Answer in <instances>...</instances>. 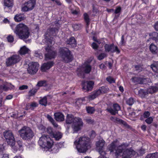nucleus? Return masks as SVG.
Listing matches in <instances>:
<instances>
[{
    "label": "nucleus",
    "mask_w": 158,
    "mask_h": 158,
    "mask_svg": "<svg viewBox=\"0 0 158 158\" xmlns=\"http://www.w3.org/2000/svg\"><path fill=\"white\" fill-rule=\"evenodd\" d=\"M0 88L3 90H7L9 88L6 85H1L0 86Z\"/></svg>",
    "instance_id": "obj_48"
},
{
    "label": "nucleus",
    "mask_w": 158,
    "mask_h": 158,
    "mask_svg": "<svg viewBox=\"0 0 158 158\" xmlns=\"http://www.w3.org/2000/svg\"><path fill=\"white\" fill-rule=\"evenodd\" d=\"M54 115L55 119L57 121H63L64 119V115L61 113H56Z\"/></svg>",
    "instance_id": "obj_21"
},
{
    "label": "nucleus",
    "mask_w": 158,
    "mask_h": 158,
    "mask_svg": "<svg viewBox=\"0 0 158 158\" xmlns=\"http://www.w3.org/2000/svg\"><path fill=\"white\" fill-rule=\"evenodd\" d=\"M153 121V118L152 117H148V118L145 120V122L148 124H150Z\"/></svg>",
    "instance_id": "obj_43"
},
{
    "label": "nucleus",
    "mask_w": 158,
    "mask_h": 158,
    "mask_svg": "<svg viewBox=\"0 0 158 158\" xmlns=\"http://www.w3.org/2000/svg\"><path fill=\"white\" fill-rule=\"evenodd\" d=\"M59 56L65 62L71 61L73 59L70 52L67 48H61L59 50Z\"/></svg>",
    "instance_id": "obj_8"
},
{
    "label": "nucleus",
    "mask_w": 158,
    "mask_h": 158,
    "mask_svg": "<svg viewBox=\"0 0 158 158\" xmlns=\"http://www.w3.org/2000/svg\"><path fill=\"white\" fill-rule=\"evenodd\" d=\"M85 81H83L82 82V85H83L82 89H85L87 91L92 89L93 86L94 84V81H89L87 82V85L86 87L84 85L85 83Z\"/></svg>",
    "instance_id": "obj_18"
},
{
    "label": "nucleus",
    "mask_w": 158,
    "mask_h": 158,
    "mask_svg": "<svg viewBox=\"0 0 158 158\" xmlns=\"http://www.w3.org/2000/svg\"><path fill=\"white\" fill-rule=\"evenodd\" d=\"M121 10L122 8L121 6H117V7H116L114 11V13H115V14H118L119 15L121 13Z\"/></svg>",
    "instance_id": "obj_41"
},
{
    "label": "nucleus",
    "mask_w": 158,
    "mask_h": 158,
    "mask_svg": "<svg viewBox=\"0 0 158 158\" xmlns=\"http://www.w3.org/2000/svg\"><path fill=\"white\" fill-rule=\"evenodd\" d=\"M46 132L50 135V136H52V137H53L54 132L51 127H48L47 129Z\"/></svg>",
    "instance_id": "obj_37"
},
{
    "label": "nucleus",
    "mask_w": 158,
    "mask_h": 158,
    "mask_svg": "<svg viewBox=\"0 0 158 158\" xmlns=\"http://www.w3.org/2000/svg\"><path fill=\"white\" fill-rule=\"evenodd\" d=\"M56 35V29L53 28L48 29L44 35L46 44L48 45L45 48L46 50L48 52L45 54V59L46 60L54 58L57 55V52L52 50L51 48V45L52 44H54L55 42L53 36H55Z\"/></svg>",
    "instance_id": "obj_2"
},
{
    "label": "nucleus",
    "mask_w": 158,
    "mask_h": 158,
    "mask_svg": "<svg viewBox=\"0 0 158 158\" xmlns=\"http://www.w3.org/2000/svg\"><path fill=\"white\" fill-rule=\"evenodd\" d=\"M153 71L155 73V75L158 76V63H154L151 66Z\"/></svg>",
    "instance_id": "obj_23"
},
{
    "label": "nucleus",
    "mask_w": 158,
    "mask_h": 158,
    "mask_svg": "<svg viewBox=\"0 0 158 158\" xmlns=\"http://www.w3.org/2000/svg\"><path fill=\"white\" fill-rule=\"evenodd\" d=\"M124 43H125V41L124 38V35H122L121 37V40L120 44H122V45H123V44H124Z\"/></svg>",
    "instance_id": "obj_57"
},
{
    "label": "nucleus",
    "mask_w": 158,
    "mask_h": 158,
    "mask_svg": "<svg viewBox=\"0 0 158 158\" xmlns=\"http://www.w3.org/2000/svg\"><path fill=\"white\" fill-rule=\"evenodd\" d=\"M105 142L103 139L99 140L96 143L97 149L100 155H105L106 153L104 150V147Z\"/></svg>",
    "instance_id": "obj_13"
},
{
    "label": "nucleus",
    "mask_w": 158,
    "mask_h": 158,
    "mask_svg": "<svg viewBox=\"0 0 158 158\" xmlns=\"http://www.w3.org/2000/svg\"><path fill=\"white\" fill-rule=\"evenodd\" d=\"M90 139L88 137H81L78 140L77 139L74 142L76 148L79 152L84 153L86 151L88 148H91Z\"/></svg>",
    "instance_id": "obj_3"
},
{
    "label": "nucleus",
    "mask_w": 158,
    "mask_h": 158,
    "mask_svg": "<svg viewBox=\"0 0 158 158\" xmlns=\"http://www.w3.org/2000/svg\"><path fill=\"white\" fill-rule=\"evenodd\" d=\"M28 88V85H22L21 86L19 87V89L20 90H23V89H27Z\"/></svg>",
    "instance_id": "obj_51"
},
{
    "label": "nucleus",
    "mask_w": 158,
    "mask_h": 158,
    "mask_svg": "<svg viewBox=\"0 0 158 158\" xmlns=\"http://www.w3.org/2000/svg\"><path fill=\"white\" fill-rule=\"evenodd\" d=\"M4 149V147L3 146V145H2V144H0V153L1 152H2V151H3Z\"/></svg>",
    "instance_id": "obj_59"
},
{
    "label": "nucleus",
    "mask_w": 158,
    "mask_h": 158,
    "mask_svg": "<svg viewBox=\"0 0 158 158\" xmlns=\"http://www.w3.org/2000/svg\"><path fill=\"white\" fill-rule=\"evenodd\" d=\"M150 115V113L149 111H145L143 114V116L144 118H146L147 119V118H148V117Z\"/></svg>",
    "instance_id": "obj_49"
},
{
    "label": "nucleus",
    "mask_w": 158,
    "mask_h": 158,
    "mask_svg": "<svg viewBox=\"0 0 158 158\" xmlns=\"http://www.w3.org/2000/svg\"><path fill=\"white\" fill-rule=\"evenodd\" d=\"M106 55L105 54V53H101L100 54L98 57V58L100 60H102L103 59L104 57L106 56Z\"/></svg>",
    "instance_id": "obj_47"
},
{
    "label": "nucleus",
    "mask_w": 158,
    "mask_h": 158,
    "mask_svg": "<svg viewBox=\"0 0 158 158\" xmlns=\"http://www.w3.org/2000/svg\"><path fill=\"white\" fill-rule=\"evenodd\" d=\"M115 51L117 53H119L120 52L117 46H115L114 44H111V52H115Z\"/></svg>",
    "instance_id": "obj_30"
},
{
    "label": "nucleus",
    "mask_w": 158,
    "mask_h": 158,
    "mask_svg": "<svg viewBox=\"0 0 158 158\" xmlns=\"http://www.w3.org/2000/svg\"><path fill=\"white\" fill-rule=\"evenodd\" d=\"M84 19L86 23L87 26V27H88L90 21L89 16V15L87 14H84Z\"/></svg>",
    "instance_id": "obj_32"
},
{
    "label": "nucleus",
    "mask_w": 158,
    "mask_h": 158,
    "mask_svg": "<svg viewBox=\"0 0 158 158\" xmlns=\"http://www.w3.org/2000/svg\"><path fill=\"white\" fill-rule=\"evenodd\" d=\"M20 58L19 55H13L7 59L6 63L7 66H10L12 64H14L19 61Z\"/></svg>",
    "instance_id": "obj_14"
},
{
    "label": "nucleus",
    "mask_w": 158,
    "mask_h": 158,
    "mask_svg": "<svg viewBox=\"0 0 158 158\" xmlns=\"http://www.w3.org/2000/svg\"><path fill=\"white\" fill-rule=\"evenodd\" d=\"M86 110L89 114H93L94 113L95 110L94 107H86Z\"/></svg>",
    "instance_id": "obj_34"
},
{
    "label": "nucleus",
    "mask_w": 158,
    "mask_h": 158,
    "mask_svg": "<svg viewBox=\"0 0 158 158\" xmlns=\"http://www.w3.org/2000/svg\"><path fill=\"white\" fill-rule=\"evenodd\" d=\"M92 46L93 48L94 49H97L98 48V46L97 44H96V43H94V42H93L92 44Z\"/></svg>",
    "instance_id": "obj_56"
},
{
    "label": "nucleus",
    "mask_w": 158,
    "mask_h": 158,
    "mask_svg": "<svg viewBox=\"0 0 158 158\" xmlns=\"http://www.w3.org/2000/svg\"><path fill=\"white\" fill-rule=\"evenodd\" d=\"M17 143L20 149L23 150V143L22 141H18Z\"/></svg>",
    "instance_id": "obj_52"
},
{
    "label": "nucleus",
    "mask_w": 158,
    "mask_h": 158,
    "mask_svg": "<svg viewBox=\"0 0 158 158\" xmlns=\"http://www.w3.org/2000/svg\"><path fill=\"white\" fill-rule=\"evenodd\" d=\"M73 27L75 30H78L80 28V25H77V24H75L73 25Z\"/></svg>",
    "instance_id": "obj_55"
},
{
    "label": "nucleus",
    "mask_w": 158,
    "mask_h": 158,
    "mask_svg": "<svg viewBox=\"0 0 158 158\" xmlns=\"http://www.w3.org/2000/svg\"><path fill=\"white\" fill-rule=\"evenodd\" d=\"M146 93H147L145 90H142V89L139 90L138 91V95L141 98H144L145 95H146Z\"/></svg>",
    "instance_id": "obj_33"
},
{
    "label": "nucleus",
    "mask_w": 158,
    "mask_h": 158,
    "mask_svg": "<svg viewBox=\"0 0 158 158\" xmlns=\"http://www.w3.org/2000/svg\"><path fill=\"white\" fill-rule=\"evenodd\" d=\"M132 80L135 83H138V84H145L147 81L146 78H140V77H134L132 78Z\"/></svg>",
    "instance_id": "obj_20"
},
{
    "label": "nucleus",
    "mask_w": 158,
    "mask_h": 158,
    "mask_svg": "<svg viewBox=\"0 0 158 158\" xmlns=\"http://www.w3.org/2000/svg\"><path fill=\"white\" fill-rule=\"evenodd\" d=\"M135 69L136 71H141L142 70L143 68L140 65H136V66H135Z\"/></svg>",
    "instance_id": "obj_50"
},
{
    "label": "nucleus",
    "mask_w": 158,
    "mask_h": 158,
    "mask_svg": "<svg viewBox=\"0 0 158 158\" xmlns=\"http://www.w3.org/2000/svg\"><path fill=\"white\" fill-rule=\"evenodd\" d=\"M14 32L20 39H24L28 38L30 33L27 27L23 23H19L15 28Z\"/></svg>",
    "instance_id": "obj_6"
},
{
    "label": "nucleus",
    "mask_w": 158,
    "mask_h": 158,
    "mask_svg": "<svg viewBox=\"0 0 158 158\" xmlns=\"http://www.w3.org/2000/svg\"><path fill=\"white\" fill-rule=\"evenodd\" d=\"M113 108V109L112 108H107L106 109L107 111L112 114H115L121 109L120 106L118 104H114Z\"/></svg>",
    "instance_id": "obj_16"
},
{
    "label": "nucleus",
    "mask_w": 158,
    "mask_h": 158,
    "mask_svg": "<svg viewBox=\"0 0 158 158\" xmlns=\"http://www.w3.org/2000/svg\"><path fill=\"white\" fill-rule=\"evenodd\" d=\"M47 117L48 120H49V121L52 123L54 122V119H53L51 115H48V114L47 115Z\"/></svg>",
    "instance_id": "obj_53"
},
{
    "label": "nucleus",
    "mask_w": 158,
    "mask_h": 158,
    "mask_svg": "<svg viewBox=\"0 0 158 158\" xmlns=\"http://www.w3.org/2000/svg\"><path fill=\"white\" fill-rule=\"evenodd\" d=\"M66 123H72V127L75 132H77L81 129L83 125V123L81 118L76 117L72 114H67L66 118Z\"/></svg>",
    "instance_id": "obj_5"
},
{
    "label": "nucleus",
    "mask_w": 158,
    "mask_h": 158,
    "mask_svg": "<svg viewBox=\"0 0 158 158\" xmlns=\"http://www.w3.org/2000/svg\"><path fill=\"white\" fill-rule=\"evenodd\" d=\"M134 101L133 99H127L126 102L129 105H132L134 103Z\"/></svg>",
    "instance_id": "obj_44"
},
{
    "label": "nucleus",
    "mask_w": 158,
    "mask_h": 158,
    "mask_svg": "<svg viewBox=\"0 0 158 158\" xmlns=\"http://www.w3.org/2000/svg\"><path fill=\"white\" fill-rule=\"evenodd\" d=\"M39 102L40 104L42 105H44V106H46L48 103L47 99H40L39 100Z\"/></svg>",
    "instance_id": "obj_38"
},
{
    "label": "nucleus",
    "mask_w": 158,
    "mask_h": 158,
    "mask_svg": "<svg viewBox=\"0 0 158 158\" xmlns=\"http://www.w3.org/2000/svg\"><path fill=\"white\" fill-rule=\"evenodd\" d=\"M54 63L53 61H48L47 63H44L42 65L41 69L42 71H45L47 69H50L51 67L53 65Z\"/></svg>",
    "instance_id": "obj_17"
},
{
    "label": "nucleus",
    "mask_w": 158,
    "mask_h": 158,
    "mask_svg": "<svg viewBox=\"0 0 158 158\" xmlns=\"http://www.w3.org/2000/svg\"><path fill=\"white\" fill-rule=\"evenodd\" d=\"M37 90V89H32L31 90H30L28 93V96H33V95H35V94L36 93Z\"/></svg>",
    "instance_id": "obj_36"
},
{
    "label": "nucleus",
    "mask_w": 158,
    "mask_h": 158,
    "mask_svg": "<svg viewBox=\"0 0 158 158\" xmlns=\"http://www.w3.org/2000/svg\"><path fill=\"white\" fill-rule=\"evenodd\" d=\"M89 135L91 138H94L96 136V133L94 131H91L89 132Z\"/></svg>",
    "instance_id": "obj_46"
},
{
    "label": "nucleus",
    "mask_w": 158,
    "mask_h": 158,
    "mask_svg": "<svg viewBox=\"0 0 158 158\" xmlns=\"http://www.w3.org/2000/svg\"><path fill=\"white\" fill-rule=\"evenodd\" d=\"M149 49L153 54H156L158 51L157 46L153 44H151L149 46Z\"/></svg>",
    "instance_id": "obj_26"
},
{
    "label": "nucleus",
    "mask_w": 158,
    "mask_h": 158,
    "mask_svg": "<svg viewBox=\"0 0 158 158\" xmlns=\"http://www.w3.org/2000/svg\"><path fill=\"white\" fill-rule=\"evenodd\" d=\"M106 79L110 83H113V82H114L115 81L114 79L112 77H111V76L108 77L106 78Z\"/></svg>",
    "instance_id": "obj_42"
},
{
    "label": "nucleus",
    "mask_w": 158,
    "mask_h": 158,
    "mask_svg": "<svg viewBox=\"0 0 158 158\" xmlns=\"http://www.w3.org/2000/svg\"><path fill=\"white\" fill-rule=\"evenodd\" d=\"M116 143L115 141H114L109 146L110 152L115 151V158H130L132 155H135V151L131 148L126 149L128 146L127 144L122 143L116 146Z\"/></svg>",
    "instance_id": "obj_1"
},
{
    "label": "nucleus",
    "mask_w": 158,
    "mask_h": 158,
    "mask_svg": "<svg viewBox=\"0 0 158 158\" xmlns=\"http://www.w3.org/2000/svg\"><path fill=\"white\" fill-rule=\"evenodd\" d=\"M147 127L145 125H142L141 126V128L143 131L146 130Z\"/></svg>",
    "instance_id": "obj_62"
},
{
    "label": "nucleus",
    "mask_w": 158,
    "mask_h": 158,
    "mask_svg": "<svg viewBox=\"0 0 158 158\" xmlns=\"http://www.w3.org/2000/svg\"><path fill=\"white\" fill-rule=\"evenodd\" d=\"M20 136L23 140H31L34 136V133L29 127L24 126L18 131Z\"/></svg>",
    "instance_id": "obj_7"
},
{
    "label": "nucleus",
    "mask_w": 158,
    "mask_h": 158,
    "mask_svg": "<svg viewBox=\"0 0 158 158\" xmlns=\"http://www.w3.org/2000/svg\"><path fill=\"white\" fill-rule=\"evenodd\" d=\"M7 39L9 42H12V41H13V40H14L13 36H11V35L8 36L7 37Z\"/></svg>",
    "instance_id": "obj_54"
},
{
    "label": "nucleus",
    "mask_w": 158,
    "mask_h": 158,
    "mask_svg": "<svg viewBox=\"0 0 158 158\" xmlns=\"http://www.w3.org/2000/svg\"><path fill=\"white\" fill-rule=\"evenodd\" d=\"M66 43L70 45L73 47H76L77 44L76 40L74 37H71L69 40H67Z\"/></svg>",
    "instance_id": "obj_22"
},
{
    "label": "nucleus",
    "mask_w": 158,
    "mask_h": 158,
    "mask_svg": "<svg viewBox=\"0 0 158 158\" xmlns=\"http://www.w3.org/2000/svg\"><path fill=\"white\" fill-rule=\"evenodd\" d=\"M154 27L156 30L158 31V21L156 22L155 23Z\"/></svg>",
    "instance_id": "obj_58"
},
{
    "label": "nucleus",
    "mask_w": 158,
    "mask_h": 158,
    "mask_svg": "<svg viewBox=\"0 0 158 158\" xmlns=\"http://www.w3.org/2000/svg\"><path fill=\"white\" fill-rule=\"evenodd\" d=\"M2 158H9V155L7 154H4L2 155Z\"/></svg>",
    "instance_id": "obj_60"
},
{
    "label": "nucleus",
    "mask_w": 158,
    "mask_h": 158,
    "mask_svg": "<svg viewBox=\"0 0 158 158\" xmlns=\"http://www.w3.org/2000/svg\"><path fill=\"white\" fill-rule=\"evenodd\" d=\"M4 4L5 6L7 7H12L13 5V0H4Z\"/></svg>",
    "instance_id": "obj_27"
},
{
    "label": "nucleus",
    "mask_w": 158,
    "mask_h": 158,
    "mask_svg": "<svg viewBox=\"0 0 158 158\" xmlns=\"http://www.w3.org/2000/svg\"><path fill=\"white\" fill-rule=\"evenodd\" d=\"M38 143L40 146L44 148H50L52 146L53 148L52 149V153H56L59 150L57 145H53V141L48 135H43L40 138Z\"/></svg>",
    "instance_id": "obj_4"
},
{
    "label": "nucleus",
    "mask_w": 158,
    "mask_h": 158,
    "mask_svg": "<svg viewBox=\"0 0 158 158\" xmlns=\"http://www.w3.org/2000/svg\"><path fill=\"white\" fill-rule=\"evenodd\" d=\"M3 134L7 143L11 146H13L15 144V140L12 132L7 131L4 132Z\"/></svg>",
    "instance_id": "obj_9"
},
{
    "label": "nucleus",
    "mask_w": 158,
    "mask_h": 158,
    "mask_svg": "<svg viewBox=\"0 0 158 158\" xmlns=\"http://www.w3.org/2000/svg\"><path fill=\"white\" fill-rule=\"evenodd\" d=\"M99 67L100 68H101L102 69H103V68H104L105 66V64H103V63H102L99 65Z\"/></svg>",
    "instance_id": "obj_63"
},
{
    "label": "nucleus",
    "mask_w": 158,
    "mask_h": 158,
    "mask_svg": "<svg viewBox=\"0 0 158 158\" xmlns=\"http://www.w3.org/2000/svg\"><path fill=\"white\" fill-rule=\"evenodd\" d=\"M46 81L45 80H42V81H40L36 85L37 86H45L46 85Z\"/></svg>",
    "instance_id": "obj_40"
},
{
    "label": "nucleus",
    "mask_w": 158,
    "mask_h": 158,
    "mask_svg": "<svg viewBox=\"0 0 158 158\" xmlns=\"http://www.w3.org/2000/svg\"><path fill=\"white\" fill-rule=\"evenodd\" d=\"M13 96L12 95H8L6 97V99H11L12 98Z\"/></svg>",
    "instance_id": "obj_64"
},
{
    "label": "nucleus",
    "mask_w": 158,
    "mask_h": 158,
    "mask_svg": "<svg viewBox=\"0 0 158 158\" xmlns=\"http://www.w3.org/2000/svg\"><path fill=\"white\" fill-rule=\"evenodd\" d=\"M107 90H108L107 89L105 88L104 87H102L100 89L97 90V91H96L93 92L89 96V98L90 99V98L94 99V98H97L98 95H100L101 93H102V92L105 93V92H106Z\"/></svg>",
    "instance_id": "obj_15"
},
{
    "label": "nucleus",
    "mask_w": 158,
    "mask_h": 158,
    "mask_svg": "<svg viewBox=\"0 0 158 158\" xmlns=\"http://www.w3.org/2000/svg\"><path fill=\"white\" fill-rule=\"evenodd\" d=\"M39 64L37 62H31L28 64L27 71L28 73L33 74L37 72Z\"/></svg>",
    "instance_id": "obj_11"
},
{
    "label": "nucleus",
    "mask_w": 158,
    "mask_h": 158,
    "mask_svg": "<svg viewBox=\"0 0 158 158\" xmlns=\"http://www.w3.org/2000/svg\"><path fill=\"white\" fill-rule=\"evenodd\" d=\"M62 136V134L60 132L57 131L53 132V137L56 140H59Z\"/></svg>",
    "instance_id": "obj_29"
},
{
    "label": "nucleus",
    "mask_w": 158,
    "mask_h": 158,
    "mask_svg": "<svg viewBox=\"0 0 158 158\" xmlns=\"http://www.w3.org/2000/svg\"><path fill=\"white\" fill-rule=\"evenodd\" d=\"M25 18L23 14H17L14 17V19L16 21H21L25 19Z\"/></svg>",
    "instance_id": "obj_24"
},
{
    "label": "nucleus",
    "mask_w": 158,
    "mask_h": 158,
    "mask_svg": "<svg viewBox=\"0 0 158 158\" xmlns=\"http://www.w3.org/2000/svg\"><path fill=\"white\" fill-rule=\"evenodd\" d=\"M105 50L106 51H108L109 52V51H111V44H105L104 46Z\"/></svg>",
    "instance_id": "obj_39"
},
{
    "label": "nucleus",
    "mask_w": 158,
    "mask_h": 158,
    "mask_svg": "<svg viewBox=\"0 0 158 158\" xmlns=\"http://www.w3.org/2000/svg\"><path fill=\"white\" fill-rule=\"evenodd\" d=\"M158 90V84H156L155 86L149 88L147 90V93H153Z\"/></svg>",
    "instance_id": "obj_25"
},
{
    "label": "nucleus",
    "mask_w": 158,
    "mask_h": 158,
    "mask_svg": "<svg viewBox=\"0 0 158 158\" xmlns=\"http://www.w3.org/2000/svg\"><path fill=\"white\" fill-rule=\"evenodd\" d=\"M29 50V49L27 48L26 46H23L20 48L19 51L20 53L21 54H25L27 53Z\"/></svg>",
    "instance_id": "obj_28"
},
{
    "label": "nucleus",
    "mask_w": 158,
    "mask_h": 158,
    "mask_svg": "<svg viewBox=\"0 0 158 158\" xmlns=\"http://www.w3.org/2000/svg\"><path fill=\"white\" fill-rule=\"evenodd\" d=\"M37 106H38V104L37 102H32L30 105V108L31 109V110H33L34 108Z\"/></svg>",
    "instance_id": "obj_35"
},
{
    "label": "nucleus",
    "mask_w": 158,
    "mask_h": 158,
    "mask_svg": "<svg viewBox=\"0 0 158 158\" xmlns=\"http://www.w3.org/2000/svg\"><path fill=\"white\" fill-rule=\"evenodd\" d=\"M36 4L35 0H30L24 4V5L22 8V10L23 11H27L31 10L34 8Z\"/></svg>",
    "instance_id": "obj_12"
},
{
    "label": "nucleus",
    "mask_w": 158,
    "mask_h": 158,
    "mask_svg": "<svg viewBox=\"0 0 158 158\" xmlns=\"http://www.w3.org/2000/svg\"><path fill=\"white\" fill-rule=\"evenodd\" d=\"M85 120L86 123H87L89 124H93L94 122V120H92V119H91V118H86L85 119Z\"/></svg>",
    "instance_id": "obj_45"
},
{
    "label": "nucleus",
    "mask_w": 158,
    "mask_h": 158,
    "mask_svg": "<svg viewBox=\"0 0 158 158\" xmlns=\"http://www.w3.org/2000/svg\"><path fill=\"white\" fill-rule=\"evenodd\" d=\"M110 119L114 122H116L118 123L123 124V125L127 127H130V125H128L125 121H124L121 120V119H119V118H117V117H111L110 118Z\"/></svg>",
    "instance_id": "obj_19"
},
{
    "label": "nucleus",
    "mask_w": 158,
    "mask_h": 158,
    "mask_svg": "<svg viewBox=\"0 0 158 158\" xmlns=\"http://www.w3.org/2000/svg\"><path fill=\"white\" fill-rule=\"evenodd\" d=\"M52 98V96L51 95H47V96L44 97L43 99H47V98Z\"/></svg>",
    "instance_id": "obj_61"
},
{
    "label": "nucleus",
    "mask_w": 158,
    "mask_h": 158,
    "mask_svg": "<svg viewBox=\"0 0 158 158\" xmlns=\"http://www.w3.org/2000/svg\"><path fill=\"white\" fill-rule=\"evenodd\" d=\"M91 69V67L89 64H84L81 67H79L77 69V73L79 76L82 78L85 77V73H89Z\"/></svg>",
    "instance_id": "obj_10"
},
{
    "label": "nucleus",
    "mask_w": 158,
    "mask_h": 158,
    "mask_svg": "<svg viewBox=\"0 0 158 158\" xmlns=\"http://www.w3.org/2000/svg\"><path fill=\"white\" fill-rule=\"evenodd\" d=\"M146 158H158V152L147 155Z\"/></svg>",
    "instance_id": "obj_31"
}]
</instances>
